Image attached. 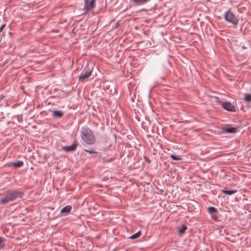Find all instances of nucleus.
I'll return each mask as SVG.
<instances>
[{"label": "nucleus", "instance_id": "obj_1", "mask_svg": "<svg viewBox=\"0 0 251 251\" xmlns=\"http://www.w3.org/2000/svg\"><path fill=\"white\" fill-rule=\"evenodd\" d=\"M23 193L17 190H8L5 192V197L0 200V203L2 204L14 201L17 198H21Z\"/></svg>", "mask_w": 251, "mask_h": 251}, {"label": "nucleus", "instance_id": "obj_2", "mask_svg": "<svg viewBox=\"0 0 251 251\" xmlns=\"http://www.w3.org/2000/svg\"><path fill=\"white\" fill-rule=\"evenodd\" d=\"M81 137L86 144L92 145L95 143V137L93 131L89 128H85L81 132Z\"/></svg>", "mask_w": 251, "mask_h": 251}, {"label": "nucleus", "instance_id": "obj_3", "mask_svg": "<svg viewBox=\"0 0 251 251\" xmlns=\"http://www.w3.org/2000/svg\"><path fill=\"white\" fill-rule=\"evenodd\" d=\"M225 20L234 25H237L239 20L237 17L230 10L226 11L224 15Z\"/></svg>", "mask_w": 251, "mask_h": 251}, {"label": "nucleus", "instance_id": "obj_4", "mask_svg": "<svg viewBox=\"0 0 251 251\" xmlns=\"http://www.w3.org/2000/svg\"><path fill=\"white\" fill-rule=\"evenodd\" d=\"M92 71L89 69H85L84 72L82 73L79 77V80L84 82L91 75Z\"/></svg>", "mask_w": 251, "mask_h": 251}, {"label": "nucleus", "instance_id": "obj_5", "mask_svg": "<svg viewBox=\"0 0 251 251\" xmlns=\"http://www.w3.org/2000/svg\"><path fill=\"white\" fill-rule=\"evenodd\" d=\"M222 106L224 109L229 111L234 112L236 111L235 107L229 102H223Z\"/></svg>", "mask_w": 251, "mask_h": 251}, {"label": "nucleus", "instance_id": "obj_6", "mask_svg": "<svg viewBox=\"0 0 251 251\" xmlns=\"http://www.w3.org/2000/svg\"><path fill=\"white\" fill-rule=\"evenodd\" d=\"M95 6V0H85V7L87 10L92 9Z\"/></svg>", "mask_w": 251, "mask_h": 251}, {"label": "nucleus", "instance_id": "obj_7", "mask_svg": "<svg viewBox=\"0 0 251 251\" xmlns=\"http://www.w3.org/2000/svg\"><path fill=\"white\" fill-rule=\"evenodd\" d=\"M76 145L75 143H73L71 146H65L63 148L64 151H73L76 149Z\"/></svg>", "mask_w": 251, "mask_h": 251}, {"label": "nucleus", "instance_id": "obj_8", "mask_svg": "<svg viewBox=\"0 0 251 251\" xmlns=\"http://www.w3.org/2000/svg\"><path fill=\"white\" fill-rule=\"evenodd\" d=\"M24 163L22 161H18L15 162H11L9 163V166L18 168L22 166Z\"/></svg>", "mask_w": 251, "mask_h": 251}, {"label": "nucleus", "instance_id": "obj_9", "mask_svg": "<svg viewBox=\"0 0 251 251\" xmlns=\"http://www.w3.org/2000/svg\"><path fill=\"white\" fill-rule=\"evenodd\" d=\"M134 3V4L136 5H143L148 1H149L150 0H131Z\"/></svg>", "mask_w": 251, "mask_h": 251}, {"label": "nucleus", "instance_id": "obj_10", "mask_svg": "<svg viewBox=\"0 0 251 251\" xmlns=\"http://www.w3.org/2000/svg\"><path fill=\"white\" fill-rule=\"evenodd\" d=\"M71 209L72 206L71 205H67L61 209V213L67 214L71 211Z\"/></svg>", "mask_w": 251, "mask_h": 251}, {"label": "nucleus", "instance_id": "obj_11", "mask_svg": "<svg viewBox=\"0 0 251 251\" xmlns=\"http://www.w3.org/2000/svg\"><path fill=\"white\" fill-rule=\"evenodd\" d=\"M208 211L211 215L212 218H214L213 214L217 212V209L214 207H209L208 208Z\"/></svg>", "mask_w": 251, "mask_h": 251}, {"label": "nucleus", "instance_id": "obj_12", "mask_svg": "<svg viewBox=\"0 0 251 251\" xmlns=\"http://www.w3.org/2000/svg\"><path fill=\"white\" fill-rule=\"evenodd\" d=\"M222 193H223L224 194H225L226 195H231L237 192V190H235L228 191V190H223L222 191Z\"/></svg>", "mask_w": 251, "mask_h": 251}, {"label": "nucleus", "instance_id": "obj_13", "mask_svg": "<svg viewBox=\"0 0 251 251\" xmlns=\"http://www.w3.org/2000/svg\"><path fill=\"white\" fill-rule=\"evenodd\" d=\"M63 115V112L58 111H53V116L55 117H61Z\"/></svg>", "mask_w": 251, "mask_h": 251}, {"label": "nucleus", "instance_id": "obj_14", "mask_svg": "<svg viewBox=\"0 0 251 251\" xmlns=\"http://www.w3.org/2000/svg\"><path fill=\"white\" fill-rule=\"evenodd\" d=\"M236 128L233 127H227L225 129V131L228 133H234L236 131Z\"/></svg>", "mask_w": 251, "mask_h": 251}, {"label": "nucleus", "instance_id": "obj_15", "mask_svg": "<svg viewBox=\"0 0 251 251\" xmlns=\"http://www.w3.org/2000/svg\"><path fill=\"white\" fill-rule=\"evenodd\" d=\"M140 235H141V232L140 231H138L135 234H133L132 235H131L130 236V238L132 239H134L138 238Z\"/></svg>", "mask_w": 251, "mask_h": 251}, {"label": "nucleus", "instance_id": "obj_16", "mask_svg": "<svg viewBox=\"0 0 251 251\" xmlns=\"http://www.w3.org/2000/svg\"><path fill=\"white\" fill-rule=\"evenodd\" d=\"M5 242V239L2 237H0V249L3 248L4 246Z\"/></svg>", "mask_w": 251, "mask_h": 251}, {"label": "nucleus", "instance_id": "obj_17", "mask_svg": "<svg viewBox=\"0 0 251 251\" xmlns=\"http://www.w3.org/2000/svg\"><path fill=\"white\" fill-rule=\"evenodd\" d=\"M186 229L187 226L185 225H183L181 228L178 229V231L180 234H183Z\"/></svg>", "mask_w": 251, "mask_h": 251}, {"label": "nucleus", "instance_id": "obj_18", "mask_svg": "<svg viewBox=\"0 0 251 251\" xmlns=\"http://www.w3.org/2000/svg\"><path fill=\"white\" fill-rule=\"evenodd\" d=\"M245 101L246 102H250L251 101V95L246 94L245 97Z\"/></svg>", "mask_w": 251, "mask_h": 251}, {"label": "nucleus", "instance_id": "obj_19", "mask_svg": "<svg viewBox=\"0 0 251 251\" xmlns=\"http://www.w3.org/2000/svg\"><path fill=\"white\" fill-rule=\"evenodd\" d=\"M171 157L174 160H180L181 158L179 156H176L174 154L171 155Z\"/></svg>", "mask_w": 251, "mask_h": 251}, {"label": "nucleus", "instance_id": "obj_20", "mask_svg": "<svg viewBox=\"0 0 251 251\" xmlns=\"http://www.w3.org/2000/svg\"><path fill=\"white\" fill-rule=\"evenodd\" d=\"M84 151L86 152H89V153H91V154L96 153V152L95 151H94V150H84Z\"/></svg>", "mask_w": 251, "mask_h": 251}, {"label": "nucleus", "instance_id": "obj_21", "mask_svg": "<svg viewBox=\"0 0 251 251\" xmlns=\"http://www.w3.org/2000/svg\"><path fill=\"white\" fill-rule=\"evenodd\" d=\"M5 26V25H1V26L0 27V32H2V30L3 29Z\"/></svg>", "mask_w": 251, "mask_h": 251}]
</instances>
